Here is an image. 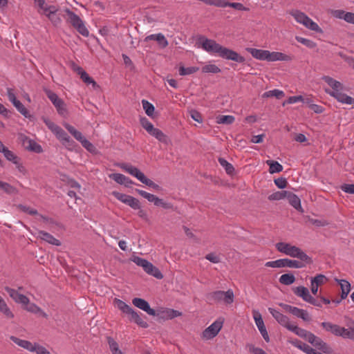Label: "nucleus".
I'll return each instance as SVG.
<instances>
[{
    "label": "nucleus",
    "mask_w": 354,
    "mask_h": 354,
    "mask_svg": "<svg viewBox=\"0 0 354 354\" xmlns=\"http://www.w3.org/2000/svg\"><path fill=\"white\" fill-rule=\"evenodd\" d=\"M109 177L118 184L124 185L126 187H129L133 183V181L129 178L125 176L122 174H112L109 175Z\"/></svg>",
    "instance_id": "obj_29"
},
{
    "label": "nucleus",
    "mask_w": 354,
    "mask_h": 354,
    "mask_svg": "<svg viewBox=\"0 0 354 354\" xmlns=\"http://www.w3.org/2000/svg\"><path fill=\"white\" fill-rule=\"evenodd\" d=\"M207 299L214 303H223L226 305H230L234 302V295L231 289L227 291L216 290L210 293Z\"/></svg>",
    "instance_id": "obj_5"
},
{
    "label": "nucleus",
    "mask_w": 354,
    "mask_h": 354,
    "mask_svg": "<svg viewBox=\"0 0 354 354\" xmlns=\"http://www.w3.org/2000/svg\"><path fill=\"white\" fill-rule=\"evenodd\" d=\"M277 250L292 258H297L306 263H311V258L299 248L285 242H279L276 244Z\"/></svg>",
    "instance_id": "obj_3"
},
{
    "label": "nucleus",
    "mask_w": 354,
    "mask_h": 354,
    "mask_svg": "<svg viewBox=\"0 0 354 354\" xmlns=\"http://www.w3.org/2000/svg\"><path fill=\"white\" fill-rule=\"evenodd\" d=\"M223 326V322L215 321L209 326L202 333V337L205 339H211L216 336Z\"/></svg>",
    "instance_id": "obj_13"
},
{
    "label": "nucleus",
    "mask_w": 354,
    "mask_h": 354,
    "mask_svg": "<svg viewBox=\"0 0 354 354\" xmlns=\"http://www.w3.org/2000/svg\"><path fill=\"white\" fill-rule=\"evenodd\" d=\"M292 344L307 354L314 353V349L309 345L302 343L298 340L292 341Z\"/></svg>",
    "instance_id": "obj_36"
},
{
    "label": "nucleus",
    "mask_w": 354,
    "mask_h": 354,
    "mask_svg": "<svg viewBox=\"0 0 354 354\" xmlns=\"http://www.w3.org/2000/svg\"><path fill=\"white\" fill-rule=\"evenodd\" d=\"M35 1L39 8L38 12L41 15H44L48 10V8L53 6L47 4L45 0H35Z\"/></svg>",
    "instance_id": "obj_46"
},
{
    "label": "nucleus",
    "mask_w": 354,
    "mask_h": 354,
    "mask_svg": "<svg viewBox=\"0 0 354 354\" xmlns=\"http://www.w3.org/2000/svg\"><path fill=\"white\" fill-rule=\"evenodd\" d=\"M333 16L342 19L349 24H354V13L351 12H344L342 10L333 11Z\"/></svg>",
    "instance_id": "obj_30"
},
{
    "label": "nucleus",
    "mask_w": 354,
    "mask_h": 354,
    "mask_svg": "<svg viewBox=\"0 0 354 354\" xmlns=\"http://www.w3.org/2000/svg\"><path fill=\"white\" fill-rule=\"evenodd\" d=\"M140 124L142 127L149 133H150L155 127H153V124L149 122V120L146 118H140Z\"/></svg>",
    "instance_id": "obj_51"
},
{
    "label": "nucleus",
    "mask_w": 354,
    "mask_h": 354,
    "mask_svg": "<svg viewBox=\"0 0 354 354\" xmlns=\"http://www.w3.org/2000/svg\"><path fill=\"white\" fill-rule=\"evenodd\" d=\"M10 338L14 343H15L19 346L24 349H26L30 352L34 351V346H35L36 343H32L31 342H29L28 340L21 339L15 336H10Z\"/></svg>",
    "instance_id": "obj_27"
},
{
    "label": "nucleus",
    "mask_w": 354,
    "mask_h": 354,
    "mask_svg": "<svg viewBox=\"0 0 354 354\" xmlns=\"http://www.w3.org/2000/svg\"><path fill=\"white\" fill-rule=\"evenodd\" d=\"M284 96L283 91L279 89H273L271 91H268L265 92L262 97H274L277 99H281Z\"/></svg>",
    "instance_id": "obj_39"
},
{
    "label": "nucleus",
    "mask_w": 354,
    "mask_h": 354,
    "mask_svg": "<svg viewBox=\"0 0 354 354\" xmlns=\"http://www.w3.org/2000/svg\"><path fill=\"white\" fill-rule=\"evenodd\" d=\"M232 8L239 11H248L249 8L245 7L243 3L239 2H230L225 0L224 8Z\"/></svg>",
    "instance_id": "obj_38"
},
{
    "label": "nucleus",
    "mask_w": 354,
    "mask_h": 354,
    "mask_svg": "<svg viewBox=\"0 0 354 354\" xmlns=\"http://www.w3.org/2000/svg\"><path fill=\"white\" fill-rule=\"evenodd\" d=\"M107 341L112 354H122L118 344L112 337H109Z\"/></svg>",
    "instance_id": "obj_41"
},
{
    "label": "nucleus",
    "mask_w": 354,
    "mask_h": 354,
    "mask_svg": "<svg viewBox=\"0 0 354 354\" xmlns=\"http://www.w3.org/2000/svg\"><path fill=\"white\" fill-rule=\"evenodd\" d=\"M113 195L122 203L130 206L133 209H140L139 201L129 195L122 194L118 192H113Z\"/></svg>",
    "instance_id": "obj_12"
},
{
    "label": "nucleus",
    "mask_w": 354,
    "mask_h": 354,
    "mask_svg": "<svg viewBox=\"0 0 354 354\" xmlns=\"http://www.w3.org/2000/svg\"><path fill=\"white\" fill-rule=\"evenodd\" d=\"M341 189L346 193L354 194V184H344L342 185Z\"/></svg>",
    "instance_id": "obj_64"
},
{
    "label": "nucleus",
    "mask_w": 354,
    "mask_h": 354,
    "mask_svg": "<svg viewBox=\"0 0 354 354\" xmlns=\"http://www.w3.org/2000/svg\"><path fill=\"white\" fill-rule=\"evenodd\" d=\"M3 154L4 157L8 160L12 162L13 164L17 165H19V158L18 157L10 150H9L6 147L1 151Z\"/></svg>",
    "instance_id": "obj_33"
},
{
    "label": "nucleus",
    "mask_w": 354,
    "mask_h": 354,
    "mask_svg": "<svg viewBox=\"0 0 354 354\" xmlns=\"http://www.w3.org/2000/svg\"><path fill=\"white\" fill-rule=\"evenodd\" d=\"M199 45L206 52L210 54H216L223 59L239 63L245 62V58L243 56L231 49L221 46L214 39L201 37L199 38Z\"/></svg>",
    "instance_id": "obj_1"
},
{
    "label": "nucleus",
    "mask_w": 354,
    "mask_h": 354,
    "mask_svg": "<svg viewBox=\"0 0 354 354\" xmlns=\"http://www.w3.org/2000/svg\"><path fill=\"white\" fill-rule=\"evenodd\" d=\"M220 165L225 169V171L228 174H232L234 169L232 164L228 162L225 159L223 158H218Z\"/></svg>",
    "instance_id": "obj_45"
},
{
    "label": "nucleus",
    "mask_w": 354,
    "mask_h": 354,
    "mask_svg": "<svg viewBox=\"0 0 354 354\" xmlns=\"http://www.w3.org/2000/svg\"><path fill=\"white\" fill-rule=\"evenodd\" d=\"M202 72L204 73H218L221 72V69L218 66L214 64H209L205 65L202 68Z\"/></svg>",
    "instance_id": "obj_42"
},
{
    "label": "nucleus",
    "mask_w": 354,
    "mask_h": 354,
    "mask_svg": "<svg viewBox=\"0 0 354 354\" xmlns=\"http://www.w3.org/2000/svg\"><path fill=\"white\" fill-rule=\"evenodd\" d=\"M299 102H306L305 98L301 95L291 96L283 103V105L285 106L286 104H295Z\"/></svg>",
    "instance_id": "obj_55"
},
{
    "label": "nucleus",
    "mask_w": 354,
    "mask_h": 354,
    "mask_svg": "<svg viewBox=\"0 0 354 354\" xmlns=\"http://www.w3.org/2000/svg\"><path fill=\"white\" fill-rule=\"evenodd\" d=\"M142 183L143 184L147 185L148 187L153 188L155 190L160 189V187L158 184L155 183L153 181H152L151 179L147 178L146 176Z\"/></svg>",
    "instance_id": "obj_60"
},
{
    "label": "nucleus",
    "mask_w": 354,
    "mask_h": 354,
    "mask_svg": "<svg viewBox=\"0 0 354 354\" xmlns=\"http://www.w3.org/2000/svg\"><path fill=\"white\" fill-rule=\"evenodd\" d=\"M17 208L25 213H27L30 215H37L38 212L35 209H33L29 206L24 205H18Z\"/></svg>",
    "instance_id": "obj_53"
},
{
    "label": "nucleus",
    "mask_w": 354,
    "mask_h": 354,
    "mask_svg": "<svg viewBox=\"0 0 354 354\" xmlns=\"http://www.w3.org/2000/svg\"><path fill=\"white\" fill-rule=\"evenodd\" d=\"M290 14L294 17L295 21L302 24L306 28L316 32H322V29L318 24L309 18L304 12L298 10H292Z\"/></svg>",
    "instance_id": "obj_4"
},
{
    "label": "nucleus",
    "mask_w": 354,
    "mask_h": 354,
    "mask_svg": "<svg viewBox=\"0 0 354 354\" xmlns=\"http://www.w3.org/2000/svg\"><path fill=\"white\" fill-rule=\"evenodd\" d=\"M149 134L165 145L171 143L169 138L159 129L155 128Z\"/></svg>",
    "instance_id": "obj_32"
},
{
    "label": "nucleus",
    "mask_w": 354,
    "mask_h": 354,
    "mask_svg": "<svg viewBox=\"0 0 354 354\" xmlns=\"http://www.w3.org/2000/svg\"><path fill=\"white\" fill-rule=\"evenodd\" d=\"M288 200L289 203L297 210L300 212H304V209L301 205L300 198L295 194L288 192L286 198Z\"/></svg>",
    "instance_id": "obj_28"
},
{
    "label": "nucleus",
    "mask_w": 354,
    "mask_h": 354,
    "mask_svg": "<svg viewBox=\"0 0 354 354\" xmlns=\"http://www.w3.org/2000/svg\"><path fill=\"white\" fill-rule=\"evenodd\" d=\"M65 12L68 16V21L78 31V32L84 37H88L89 32L80 17L68 8L65 9Z\"/></svg>",
    "instance_id": "obj_8"
},
{
    "label": "nucleus",
    "mask_w": 354,
    "mask_h": 354,
    "mask_svg": "<svg viewBox=\"0 0 354 354\" xmlns=\"http://www.w3.org/2000/svg\"><path fill=\"white\" fill-rule=\"evenodd\" d=\"M36 354H50V353L43 346L36 343L34 346V351Z\"/></svg>",
    "instance_id": "obj_63"
},
{
    "label": "nucleus",
    "mask_w": 354,
    "mask_h": 354,
    "mask_svg": "<svg viewBox=\"0 0 354 354\" xmlns=\"http://www.w3.org/2000/svg\"><path fill=\"white\" fill-rule=\"evenodd\" d=\"M279 306H281L286 311L291 313L292 315L297 317H299V315L301 310V308L283 303H281Z\"/></svg>",
    "instance_id": "obj_40"
},
{
    "label": "nucleus",
    "mask_w": 354,
    "mask_h": 354,
    "mask_svg": "<svg viewBox=\"0 0 354 354\" xmlns=\"http://www.w3.org/2000/svg\"><path fill=\"white\" fill-rule=\"evenodd\" d=\"M234 117L232 115H219L217 118V123L230 124L234 122Z\"/></svg>",
    "instance_id": "obj_50"
},
{
    "label": "nucleus",
    "mask_w": 354,
    "mask_h": 354,
    "mask_svg": "<svg viewBox=\"0 0 354 354\" xmlns=\"http://www.w3.org/2000/svg\"><path fill=\"white\" fill-rule=\"evenodd\" d=\"M118 308L124 313L127 314L132 308L122 300L118 299L116 301Z\"/></svg>",
    "instance_id": "obj_56"
},
{
    "label": "nucleus",
    "mask_w": 354,
    "mask_h": 354,
    "mask_svg": "<svg viewBox=\"0 0 354 354\" xmlns=\"http://www.w3.org/2000/svg\"><path fill=\"white\" fill-rule=\"evenodd\" d=\"M74 71L80 76L82 80L87 85L92 84L93 88H99L95 81L88 75V74L80 66H75Z\"/></svg>",
    "instance_id": "obj_24"
},
{
    "label": "nucleus",
    "mask_w": 354,
    "mask_h": 354,
    "mask_svg": "<svg viewBox=\"0 0 354 354\" xmlns=\"http://www.w3.org/2000/svg\"><path fill=\"white\" fill-rule=\"evenodd\" d=\"M268 311L280 325L283 326L287 329L292 324L290 322L289 318L281 313L279 311L272 308H269Z\"/></svg>",
    "instance_id": "obj_20"
},
{
    "label": "nucleus",
    "mask_w": 354,
    "mask_h": 354,
    "mask_svg": "<svg viewBox=\"0 0 354 354\" xmlns=\"http://www.w3.org/2000/svg\"><path fill=\"white\" fill-rule=\"evenodd\" d=\"M59 9L57 6L53 5L48 8V10L44 14L55 26L61 24L62 19L59 14H57Z\"/></svg>",
    "instance_id": "obj_23"
},
{
    "label": "nucleus",
    "mask_w": 354,
    "mask_h": 354,
    "mask_svg": "<svg viewBox=\"0 0 354 354\" xmlns=\"http://www.w3.org/2000/svg\"><path fill=\"white\" fill-rule=\"evenodd\" d=\"M82 145L89 152L95 153V147L86 138L81 142Z\"/></svg>",
    "instance_id": "obj_59"
},
{
    "label": "nucleus",
    "mask_w": 354,
    "mask_h": 354,
    "mask_svg": "<svg viewBox=\"0 0 354 354\" xmlns=\"http://www.w3.org/2000/svg\"><path fill=\"white\" fill-rule=\"evenodd\" d=\"M136 191L141 196L146 198L148 201L153 203L156 206H160L165 209H171L172 207V205L170 203L165 202L162 199L159 198L152 194L148 193L141 189H136Z\"/></svg>",
    "instance_id": "obj_11"
},
{
    "label": "nucleus",
    "mask_w": 354,
    "mask_h": 354,
    "mask_svg": "<svg viewBox=\"0 0 354 354\" xmlns=\"http://www.w3.org/2000/svg\"><path fill=\"white\" fill-rule=\"evenodd\" d=\"M292 291L297 297H301L304 301L315 306H321V301L311 296L308 289L304 286H298L292 288Z\"/></svg>",
    "instance_id": "obj_9"
},
{
    "label": "nucleus",
    "mask_w": 354,
    "mask_h": 354,
    "mask_svg": "<svg viewBox=\"0 0 354 354\" xmlns=\"http://www.w3.org/2000/svg\"><path fill=\"white\" fill-rule=\"evenodd\" d=\"M347 91L340 82L333 80V97L342 104H354V98L347 95Z\"/></svg>",
    "instance_id": "obj_6"
},
{
    "label": "nucleus",
    "mask_w": 354,
    "mask_h": 354,
    "mask_svg": "<svg viewBox=\"0 0 354 354\" xmlns=\"http://www.w3.org/2000/svg\"><path fill=\"white\" fill-rule=\"evenodd\" d=\"M333 334L354 340V323L348 328L333 325Z\"/></svg>",
    "instance_id": "obj_18"
},
{
    "label": "nucleus",
    "mask_w": 354,
    "mask_h": 354,
    "mask_svg": "<svg viewBox=\"0 0 354 354\" xmlns=\"http://www.w3.org/2000/svg\"><path fill=\"white\" fill-rule=\"evenodd\" d=\"M25 309L33 313H38L42 312L41 309L39 307H38L36 304H30V302L28 303V305H26Z\"/></svg>",
    "instance_id": "obj_62"
},
{
    "label": "nucleus",
    "mask_w": 354,
    "mask_h": 354,
    "mask_svg": "<svg viewBox=\"0 0 354 354\" xmlns=\"http://www.w3.org/2000/svg\"><path fill=\"white\" fill-rule=\"evenodd\" d=\"M265 266L269 268H283V259L268 261L266 263Z\"/></svg>",
    "instance_id": "obj_57"
},
{
    "label": "nucleus",
    "mask_w": 354,
    "mask_h": 354,
    "mask_svg": "<svg viewBox=\"0 0 354 354\" xmlns=\"http://www.w3.org/2000/svg\"><path fill=\"white\" fill-rule=\"evenodd\" d=\"M333 281L337 283L341 291L340 298L335 299H333V304L338 305L342 300L345 299L348 297L351 288V283L347 280L337 278H333Z\"/></svg>",
    "instance_id": "obj_10"
},
{
    "label": "nucleus",
    "mask_w": 354,
    "mask_h": 354,
    "mask_svg": "<svg viewBox=\"0 0 354 354\" xmlns=\"http://www.w3.org/2000/svg\"><path fill=\"white\" fill-rule=\"evenodd\" d=\"M288 191L276 192L268 196L270 201H279L286 198Z\"/></svg>",
    "instance_id": "obj_47"
},
{
    "label": "nucleus",
    "mask_w": 354,
    "mask_h": 354,
    "mask_svg": "<svg viewBox=\"0 0 354 354\" xmlns=\"http://www.w3.org/2000/svg\"><path fill=\"white\" fill-rule=\"evenodd\" d=\"M288 330L293 332L295 334L302 338H304L306 336L308 332L304 329L299 328L297 326L294 324H291L290 327H288Z\"/></svg>",
    "instance_id": "obj_48"
},
{
    "label": "nucleus",
    "mask_w": 354,
    "mask_h": 354,
    "mask_svg": "<svg viewBox=\"0 0 354 354\" xmlns=\"http://www.w3.org/2000/svg\"><path fill=\"white\" fill-rule=\"evenodd\" d=\"M132 304L137 308L142 310L146 312L149 315L155 316L156 311L154 309L151 308L149 303L143 299L141 298H133L132 299Z\"/></svg>",
    "instance_id": "obj_21"
},
{
    "label": "nucleus",
    "mask_w": 354,
    "mask_h": 354,
    "mask_svg": "<svg viewBox=\"0 0 354 354\" xmlns=\"http://www.w3.org/2000/svg\"><path fill=\"white\" fill-rule=\"evenodd\" d=\"M283 268H303L306 266V264L309 263H306L305 261H302L301 260H292L289 259H283Z\"/></svg>",
    "instance_id": "obj_31"
},
{
    "label": "nucleus",
    "mask_w": 354,
    "mask_h": 354,
    "mask_svg": "<svg viewBox=\"0 0 354 354\" xmlns=\"http://www.w3.org/2000/svg\"><path fill=\"white\" fill-rule=\"evenodd\" d=\"M304 339L319 349L325 351L326 348L325 344L322 341L321 339L316 337L314 334L310 332H307L306 336L304 337Z\"/></svg>",
    "instance_id": "obj_26"
},
{
    "label": "nucleus",
    "mask_w": 354,
    "mask_h": 354,
    "mask_svg": "<svg viewBox=\"0 0 354 354\" xmlns=\"http://www.w3.org/2000/svg\"><path fill=\"white\" fill-rule=\"evenodd\" d=\"M247 50L254 58L261 61L272 62L277 61H290L291 59V57L289 55L280 52H270L268 50L252 48H247Z\"/></svg>",
    "instance_id": "obj_2"
},
{
    "label": "nucleus",
    "mask_w": 354,
    "mask_h": 354,
    "mask_svg": "<svg viewBox=\"0 0 354 354\" xmlns=\"http://www.w3.org/2000/svg\"><path fill=\"white\" fill-rule=\"evenodd\" d=\"M205 259L213 263H218L221 262V257L214 253L207 254L205 256Z\"/></svg>",
    "instance_id": "obj_61"
},
{
    "label": "nucleus",
    "mask_w": 354,
    "mask_h": 354,
    "mask_svg": "<svg viewBox=\"0 0 354 354\" xmlns=\"http://www.w3.org/2000/svg\"><path fill=\"white\" fill-rule=\"evenodd\" d=\"M142 104L146 114L148 116L151 117L155 110L154 106L146 100H142Z\"/></svg>",
    "instance_id": "obj_43"
},
{
    "label": "nucleus",
    "mask_w": 354,
    "mask_h": 354,
    "mask_svg": "<svg viewBox=\"0 0 354 354\" xmlns=\"http://www.w3.org/2000/svg\"><path fill=\"white\" fill-rule=\"evenodd\" d=\"M13 105L21 115L26 118L28 117L29 113L28 110L19 100L15 102V103Z\"/></svg>",
    "instance_id": "obj_54"
},
{
    "label": "nucleus",
    "mask_w": 354,
    "mask_h": 354,
    "mask_svg": "<svg viewBox=\"0 0 354 354\" xmlns=\"http://www.w3.org/2000/svg\"><path fill=\"white\" fill-rule=\"evenodd\" d=\"M131 261L137 266L142 267L145 272L148 274L151 275L158 279H161L163 278V275L159 269L154 266L149 261L139 257H133L131 259Z\"/></svg>",
    "instance_id": "obj_7"
},
{
    "label": "nucleus",
    "mask_w": 354,
    "mask_h": 354,
    "mask_svg": "<svg viewBox=\"0 0 354 354\" xmlns=\"http://www.w3.org/2000/svg\"><path fill=\"white\" fill-rule=\"evenodd\" d=\"M207 6L224 8L225 0H198Z\"/></svg>",
    "instance_id": "obj_49"
},
{
    "label": "nucleus",
    "mask_w": 354,
    "mask_h": 354,
    "mask_svg": "<svg viewBox=\"0 0 354 354\" xmlns=\"http://www.w3.org/2000/svg\"><path fill=\"white\" fill-rule=\"evenodd\" d=\"M56 138L64 145L66 148L71 149L73 147L74 142L71 139L70 136L59 127L57 130L54 133Z\"/></svg>",
    "instance_id": "obj_22"
},
{
    "label": "nucleus",
    "mask_w": 354,
    "mask_h": 354,
    "mask_svg": "<svg viewBox=\"0 0 354 354\" xmlns=\"http://www.w3.org/2000/svg\"><path fill=\"white\" fill-rule=\"evenodd\" d=\"M266 164L269 166L270 174L279 173L283 170V166L277 161L268 160Z\"/></svg>",
    "instance_id": "obj_34"
},
{
    "label": "nucleus",
    "mask_w": 354,
    "mask_h": 354,
    "mask_svg": "<svg viewBox=\"0 0 354 354\" xmlns=\"http://www.w3.org/2000/svg\"><path fill=\"white\" fill-rule=\"evenodd\" d=\"M34 236L36 238L40 239L41 240L44 241L49 244L56 246L61 245V241L57 239L52 234L45 231L37 230L34 234Z\"/></svg>",
    "instance_id": "obj_17"
},
{
    "label": "nucleus",
    "mask_w": 354,
    "mask_h": 354,
    "mask_svg": "<svg viewBox=\"0 0 354 354\" xmlns=\"http://www.w3.org/2000/svg\"><path fill=\"white\" fill-rule=\"evenodd\" d=\"M326 280V277L323 274H317L315 277L311 278V281L317 284L318 286L324 284Z\"/></svg>",
    "instance_id": "obj_58"
},
{
    "label": "nucleus",
    "mask_w": 354,
    "mask_h": 354,
    "mask_svg": "<svg viewBox=\"0 0 354 354\" xmlns=\"http://www.w3.org/2000/svg\"><path fill=\"white\" fill-rule=\"evenodd\" d=\"M279 281L283 285L289 286L295 281V277L290 273L283 274L279 277Z\"/></svg>",
    "instance_id": "obj_37"
},
{
    "label": "nucleus",
    "mask_w": 354,
    "mask_h": 354,
    "mask_svg": "<svg viewBox=\"0 0 354 354\" xmlns=\"http://www.w3.org/2000/svg\"><path fill=\"white\" fill-rule=\"evenodd\" d=\"M5 290L8 293L10 297L16 303L21 304L24 305V306L28 304L30 300H29V299L26 296H25V295H24L22 294L19 293L17 290H16L15 289H12V288H10L9 287H6Z\"/></svg>",
    "instance_id": "obj_19"
},
{
    "label": "nucleus",
    "mask_w": 354,
    "mask_h": 354,
    "mask_svg": "<svg viewBox=\"0 0 354 354\" xmlns=\"http://www.w3.org/2000/svg\"><path fill=\"white\" fill-rule=\"evenodd\" d=\"M28 144L26 146V148L28 149L30 151L36 152V153H41L42 151L41 147L38 145L36 142H35L32 140H24V145Z\"/></svg>",
    "instance_id": "obj_35"
},
{
    "label": "nucleus",
    "mask_w": 354,
    "mask_h": 354,
    "mask_svg": "<svg viewBox=\"0 0 354 354\" xmlns=\"http://www.w3.org/2000/svg\"><path fill=\"white\" fill-rule=\"evenodd\" d=\"M156 41L160 48H164L168 46V41L162 33L152 34L145 38V41Z\"/></svg>",
    "instance_id": "obj_25"
},
{
    "label": "nucleus",
    "mask_w": 354,
    "mask_h": 354,
    "mask_svg": "<svg viewBox=\"0 0 354 354\" xmlns=\"http://www.w3.org/2000/svg\"><path fill=\"white\" fill-rule=\"evenodd\" d=\"M118 166L123 171L136 178L141 183L145 178V175L139 169L131 165V164L122 162L118 164Z\"/></svg>",
    "instance_id": "obj_14"
},
{
    "label": "nucleus",
    "mask_w": 354,
    "mask_h": 354,
    "mask_svg": "<svg viewBox=\"0 0 354 354\" xmlns=\"http://www.w3.org/2000/svg\"><path fill=\"white\" fill-rule=\"evenodd\" d=\"M295 39L298 42L304 44V46L310 48H314L316 46V44L308 39H306L299 36H297Z\"/></svg>",
    "instance_id": "obj_52"
},
{
    "label": "nucleus",
    "mask_w": 354,
    "mask_h": 354,
    "mask_svg": "<svg viewBox=\"0 0 354 354\" xmlns=\"http://www.w3.org/2000/svg\"><path fill=\"white\" fill-rule=\"evenodd\" d=\"M253 318L255 322V324L261 334L263 338L266 342H270V337L268 333L267 332L266 328L265 326L263 320L262 319L261 315L259 311L254 310L253 311Z\"/></svg>",
    "instance_id": "obj_16"
},
{
    "label": "nucleus",
    "mask_w": 354,
    "mask_h": 354,
    "mask_svg": "<svg viewBox=\"0 0 354 354\" xmlns=\"http://www.w3.org/2000/svg\"><path fill=\"white\" fill-rule=\"evenodd\" d=\"M46 93L49 100L55 106L59 114L64 115V113H66V109L64 101L62 99H60L56 93H53L50 90H46Z\"/></svg>",
    "instance_id": "obj_15"
},
{
    "label": "nucleus",
    "mask_w": 354,
    "mask_h": 354,
    "mask_svg": "<svg viewBox=\"0 0 354 354\" xmlns=\"http://www.w3.org/2000/svg\"><path fill=\"white\" fill-rule=\"evenodd\" d=\"M199 70L198 67L196 66H191L185 68L183 66H181L179 67V74L180 75L184 76V75H188L193 74L196 72H197Z\"/></svg>",
    "instance_id": "obj_44"
}]
</instances>
